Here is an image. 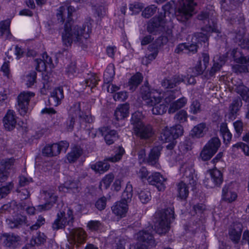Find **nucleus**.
Segmentation results:
<instances>
[{
    "instance_id": "1",
    "label": "nucleus",
    "mask_w": 249,
    "mask_h": 249,
    "mask_svg": "<svg viewBox=\"0 0 249 249\" xmlns=\"http://www.w3.org/2000/svg\"><path fill=\"white\" fill-rule=\"evenodd\" d=\"M74 11L73 7L64 5L59 8L56 14L57 19L60 22L66 20L62 37L63 43L67 46H71L73 42H83V39L86 40L89 37V33L91 30V24L88 22L82 27L78 25L71 26V17Z\"/></svg>"
},
{
    "instance_id": "2",
    "label": "nucleus",
    "mask_w": 249,
    "mask_h": 249,
    "mask_svg": "<svg viewBox=\"0 0 249 249\" xmlns=\"http://www.w3.org/2000/svg\"><path fill=\"white\" fill-rule=\"evenodd\" d=\"M140 95L145 104L149 106L153 107L152 113L154 115H162L166 112L167 107L162 100L160 94L155 90H151L146 86L141 87Z\"/></svg>"
},
{
    "instance_id": "3",
    "label": "nucleus",
    "mask_w": 249,
    "mask_h": 249,
    "mask_svg": "<svg viewBox=\"0 0 249 249\" xmlns=\"http://www.w3.org/2000/svg\"><path fill=\"white\" fill-rule=\"evenodd\" d=\"M174 219V210L173 207L156 212L153 219L156 232L159 234L166 233L170 228L171 222Z\"/></svg>"
},
{
    "instance_id": "4",
    "label": "nucleus",
    "mask_w": 249,
    "mask_h": 249,
    "mask_svg": "<svg viewBox=\"0 0 249 249\" xmlns=\"http://www.w3.org/2000/svg\"><path fill=\"white\" fill-rule=\"evenodd\" d=\"M180 172L183 174L184 181H181L177 184L178 196L182 199H185L188 196L189 190L186 183L193 187L196 184V177L194 175V169L188 163L181 165Z\"/></svg>"
},
{
    "instance_id": "5",
    "label": "nucleus",
    "mask_w": 249,
    "mask_h": 249,
    "mask_svg": "<svg viewBox=\"0 0 249 249\" xmlns=\"http://www.w3.org/2000/svg\"><path fill=\"white\" fill-rule=\"evenodd\" d=\"M69 117L67 122V128L69 131H72L75 122V119L78 118L80 121L90 123L93 121L92 116L89 114H84L81 111L80 103L79 102L74 104L70 108L69 111Z\"/></svg>"
},
{
    "instance_id": "6",
    "label": "nucleus",
    "mask_w": 249,
    "mask_h": 249,
    "mask_svg": "<svg viewBox=\"0 0 249 249\" xmlns=\"http://www.w3.org/2000/svg\"><path fill=\"white\" fill-rule=\"evenodd\" d=\"M196 5L194 0H181L175 13L177 20L184 23L190 19L194 15Z\"/></svg>"
},
{
    "instance_id": "7",
    "label": "nucleus",
    "mask_w": 249,
    "mask_h": 249,
    "mask_svg": "<svg viewBox=\"0 0 249 249\" xmlns=\"http://www.w3.org/2000/svg\"><path fill=\"white\" fill-rule=\"evenodd\" d=\"M124 152V150L122 147L118 146L114 149V156L106 158L104 161H98L95 164H92L91 168L96 173H103L107 171L110 167V165L106 161H109L112 162H117L121 159Z\"/></svg>"
},
{
    "instance_id": "8",
    "label": "nucleus",
    "mask_w": 249,
    "mask_h": 249,
    "mask_svg": "<svg viewBox=\"0 0 249 249\" xmlns=\"http://www.w3.org/2000/svg\"><path fill=\"white\" fill-rule=\"evenodd\" d=\"M74 222L73 211L68 209L66 213L60 211L57 214V218L52 225L53 230H58L65 228L66 225L72 226Z\"/></svg>"
},
{
    "instance_id": "9",
    "label": "nucleus",
    "mask_w": 249,
    "mask_h": 249,
    "mask_svg": "<svg viewBox=\"0 0 249 249\" xmlns=\"http://www.w3.org/2000/svg\"><path fill=\"white\" fill-rule=\"evenodd\" d=\"M0 239L4 247L9 249H17L22 245L21 237L14 233H4Z\"/></svg>"
},
{
    "instance_id": "10",
    "label": "nucleus",
    "mask_w": 249,
    "mask_h": 249,
    "mask_svg": "<svg viewBox=\"0 0 249 249\" xmlns=\"http://www.w3.org/2000/svg\"><path fill=\"white\" fill-rule=\"evenodd\" d=\"M57 196L52 191L42 190L40 192V199H43L45 203L38 205L36 209L39 212L45 211L50 210L57 200Z\"/></svg>"
},
{
    "instance_id": "11",
    "label": "nucleus",
    "mask_w": 249,
    "mask_h": 249,
    "mask_svg": "<svg viewBox=\"0 0 249 249\" xmlns=\"http://www.w3.org/2000/svg\"><path fill=\"white\" fill-rule=\"evenodd\" d=\"M69 146L66 141H61L58 143L48 144L42 149V154L47 157H53L58 155L61 151L66 152Z\"/></svg>"
},
{
    "instance_id": "12",
    "label": "nucleus",
    "mask_w": 249,
    "mask_h": 249,
    "mask_svg": "<svg viewBox=\"0 0 249 249\" xmlns=\"http://www.w3.org/2000/svg\"><path fill=\"white\" fill-rule=\"evenodd\" d=\"M236 51L233 50L232 52L234 60L238 64L234 65L232 69L233 72L235 73H247L249 72V57L240 56L236 57Z\"/></svg>"
},
{
    "instance_id": "13",
    "label": "nucleus",
    "mask_w": 249,
    "mask_h": 249,
    "mask_svg": "<svg viewBox=\"0 0 249 249\" xmlns=\"http://www.w3.org/2000/svg\"><path fill=\"white\" fill-rule=\"evenodd\" d=\"M86 237V232L81 228L71 229L68 236V241L70 243L75 245L76 247H78L79 245L85 243Z\"/></svg>"
},
{
    "instance_id": "14",
    "label": "nucleus",
    "mask_w": 249,
    "mask_h": 249,
    "mask_svg": "<svg viewBox=\"0 0 249 249\" xmlns=\"http://www.w3.org/2000/svg\"><path fill=\"white\" fill-rule=\"evenodd\" d=\"M211 23H212V25L208 26L207 25L205 27L201 28L202 32L196 33L194 34L195 40L197 41V44L201 42H206L208 41L209 37L212 32H218V30L215 27L216 23L213 18L211 19Z\"/></svg>"
},
{
    "instance_id": "15",
    "label": "nucleus",
    "mask_w": 249,
    "mask_h": 249,
    "mask_svg": "<svg viewBox=\"0 0 249 249\" xmlns=\"http://www.w3.org/2000/svg\"><path fill=\"white\" fill-rule=\"evenodd\" d=\"M35 96V93L30 91H23L18 96V109L22 116L25 115L28 111V107L31 98Z\"/></svg>"
},
{
    "instance_id": "16",
    "label": "nucleus",
    "mask_w": 249,
    "mask_h": 249,
    "mask_svg": "<svg viewBox=\"0 0 249 249\" xmlns=\"http://www.w3.org/2000/svg\"><path fill=\"white\" fill-rule=\"evenodd\" d=\"M165 22L164 16L162 14L155 16L149 21L147 26V31L150 33L162 31Z\"/></svg>"
},
{
    "instance_id": "17",
    "label": "nucleus",
    "mask_w": 249,
    "mask_h": 249,
    "mask_svg": "<svg viewBox=\"0 0 249 249\" xmlns=\"http://www.w3.org/2000/svg\"><path fill=\"white\" fill-rule=\"evenodd\" d=\"M147 180L149 184L155 186L159 191H163L165 189L166 178L159 172H154L148 176Z\"/></svg>"
},
{
    "instance_id": "18",
    "label": "nucleus",
    "mask_w": 249,
    "mask_h": 249,
    "mask_svg": "<svg viewBox=\"0 0 249 249\" xmlns=\"http://www.w3.org/2000/svg\"><path fill=\"white\" fill-rule=\"evenodd\" d=\"M6 223L8 227L11 229H19L24 225H27V217L22 215H18L16 216L10 217L6 220Z\"/></svg>"
},
{
    "instance_id": "19",
    "label": "nucleus",
    "mask_w": 249,
    "mask_h": 249,
    "mask_svg": "<svg viewBox=\"0 0 249 249\" xmlns=\"http://www.w3.org/2000/svg\"><path fill=\"white\" fill-rule=\"evenodd\" d=\"M133 130L135 135L141 139H148L153 134L152 126L150 125L138 124Z\"/></svg>"
},
{
    "instance_id": "20",
    "label": "nucleus",
    "mask_w": 249,
    "mask_h": 249,
    "mask_svg": "<svg viewBox=\"0 0 249 249\" xmlns=\"http://www.w3.org/2000/svg\"><path fill=\"white\" fill-rule=\"evenodd\" d=\"M209 60V55L207 53H203L201 58L199 59L194 68V75L196 76L202 74L204 71L208 67Z\"/></svg>"
},
{
    "instance_id": "21",
    "label": "nucleus",
    "mask_w": 249,
    "mask_h": 249,
    "mask_svg": "<svg viewBox=\"0 0 249 249\" xmlns=\"http://www.w3.org/2000/svg\"><path fill=\"white\" fill-rule=\"evenodd\" d=\"M243 230V225L239 222H235L231 226L229 230L230 238L234 243L239 242Z\"/></svg>"
},
{
    "instance_id": "22",
    "label": "nucleus",
    "mask_w": 249,
    "mask_h": 249,
    "mask_svg": "<svg viewBox=\"0 0 249 249\" xmlns=\"http://www.w3.org/2000/svg\"><path fill=\"white\" fill-rule=\"evenodd\" d=\"M235 0H222V6L225 9L224 17L227 20L233 22L237 18L236 15L234 13H231L230 9H232L234 7V1Z\"/></svg>"
},
{
    "instance_id": "23",
    "label": "nucleus",
    "mask_w": 249,
    "mask_h": 249,
    "mask_svg": "<svg viewBox=\"0 0 249 249\" xmlns=\"http://www.w3.org/2000/svg\"><path fill=\"white\" fill-rule=\"evenodd\" d=\"M4 126L9 131L13 130L17 124V119L13 110H8L3 119Z\"/></svg>"
},
{
    "instance_id": "24",
    "label": "nucleus",
    "mask_w": 249,
    "mask_h": 249,
    "mask_svg": "<svg viewBox=\"0 0 249 249\" xmlns=\"http://www.w3.org/2000/svg\"><path fill=\"white\" fill-rule=\"evenodd\" d=\"M63 98V90L62 88L58 87L52 92L48 101L50 105L56 107L60 104Z\"/></svg>"
},
{
    "instance_id": "25",
    "label": "nucleus",
    "mask_w": 249,
    "mask_h": 249,
    "mask_svg": "<svg viewBox=\"0 0 249 249\" xmlns=\"http://www.w3.org/2000/svg\"><path fill=\"white\" fill-rule=\"evenodd\" d=\"M128 209V205L126 203H123L122 201L116 202L111 207L112 213L120 218H122L125 216Z\"/></svg>"
},
{
    "instance_id": "26",
    "label": "nucleus",
    "mask_w": 249,
    "mask_h": 249,
    "mask_svg": "<svg viewBox=\"0 0 249 249\" xmlns=\"http://www.w3.org/2000/svg\"><path fill=\"white\" fill-rule=\"evenodd\" d=\"M210 175L213 183H212V185L208 184H206V185L211 188L214 186H219L223 181L222 173L214 167L210 171Z\"/></svg>"
},
{
    "instance_id": "27",
    "label": "nucleus",
    "mask_w": 249,
    "mask_h": 249,
    "mask_svg": "<svg viewBox=\"0 0 249 249\" xmlns=\"http://www.w3.org/2000/svg\"><path fill=\"white\" fill-rule=\"evenodd\" d=\"M102 135H104L105 140L108 145L112 144L118 139L117 132L114 130H108L106 128L99 129Z\"/></svg>"
},
{
    "instance_id": "28",
    "label": "nucleus",
    "mask_w": 249,
    "mask_h": 249,
    "mask_svg": "<svg viewBox=\"0 0 249 249\" xmlns=\"http://www.w3.org/2000/svg\"><path fill=\"white\" fill-rule=\"evenodd\" d=\"M137 239L139 241L147 243L149 246H155L156 245L153 236L149 231H139L137 234Z\"/></svg>"
},
{
    "instance_id": "29",
    "label": "nucleus",
    "mask_w": 249,
    "mask_h": 249,
    "mask_svg": "<svg viewBox=\"0 0 249 249\" xmlns=\"http://www.w3.org/2000/svg\"><path fill=\"white\" fill-rule=\"evenodd\" d=\"M162 150L161 146L154 147L150 151L147 162L151 165H156L158 162L159 157L160 155V151Z\"/></svg>"
},
{
    "instance_id": "30",
    "label": "nucleus",
    "mask_w": 249,
    "mask_h": 249,
    "mask_svg": "<svg viewBox=\"0 0 249 249\" xmlns=\"http://www.w3.org/2000/svg\"><path fill=\"white\" fill-rule=\"evenodd\" d=\"M129 106L125 103L120 105L114 112V116L117 120H121L127 117L129 114Z\"/></svg>"
},
{
    "instance_id": "31",
    "label": "nucleus",
    "mask_w": 249,
    "mask_h": 249,
    "mask_svg": "<svg viewBox=\"0 0 249 249\" xmlns=\"http://www.w3.org/2000/svg\"><path fill=\"white\" fill-rule=\"evenodd\" d=\"M245 35V33L243 29L240 31L235 36V42L241 48L249 50V39Z\"/></svg>"
},
{
    "instance_id": "32",
    "label": "nucleus",
    "mask_w": 249,
    "mask_h": 249,
    "mask_svg": "<svg viewBox=\"0 0 249 249\" xmlns=\"http://www.w3.org/2000/svg\"><path fill=\"white\" fill-rule=\"evenodd\" d=\"M183 79L178 76H174L171 78H165L161 81L162 86L165 88H173L183 82Z\"/></svg>"
},
{
    "instance_id": "33",
    "label": "nucleus",
    "mask_w": 249,
    "mask_h": 249,
    "mask_svg": "<svg viewBox=\"0 0 249 249\" xmlns=\"http://www.w3.org/2000/svg\"><path fill=\"white\" fill-rule=\"evenodd\" d=\"M187 103V99L184 97H181L176 101L172 103L168 109L170 114L174 113L177 110L184 107Z\"/></svg>"
},
{
    "instance_id": "34",
    "label": "nucleus",
    "mask_w": 249,
    "mask_h": 249,
    "mask_svg": "<svg viewBox=\"0 0 249 249\" xmlns=\"http://www.w3.org/2000/svg\"><path fill=\"white\" fill-rule=\"evenodd\" d=\"M230 184L225 185L222 189V196L224 200L228 202H231L236 199L237 194L230 190Z\"/></svg>"
},
{
    "instance_id": "35",
    "label": "nucleus",
    "mask_w": 249,
    "mask_h": 249,
    "mask_svg": "<svg viewBox=\"0 0 249 249\" xmlns=\"http://www.w3.org/2000/svg\"><path fill=\"white\" fill-rule=\"evenodd\" d=\"M47 239V237L44 233L39 231L32 237L30 241V244L32 246H41L46 243Z\"/></svg>"
},
{
    "instance_id": "36",
    "label": "nucleus",
    "mask_w": 249,
    "mask_h": 249,
    "mask_svg": "<svg viewBox=\"0 0 249 249\" xmlns=\"http://www.w3.org/2000/svg\"><path fill=\"white\" fill-rule=\"evenodd\" d=\"M133 196V187L132 185L128 182L126 184L125 189L123 192L121 196V200L123 203H126L127 204L131 201Z\"/></svg>"
},
{
    "instance_id": "37",
    "label": "nucleus",
    "mask_w": 249,
    "mask_h": 249,
    "mask_svg": "<svg viewBox=\"0 0 249 249\" xmlns=\"http://www.w3.org/2000/svg\"><path fill=\"white\" fill-rule=\"evenodd\" d=\"M98 80V78L95 74H89L88 77L81 85H83V89H84V87L85 86L89 87L92 89L96 86Z\"/></svg>"
},
{
    "instance_id": "38",
    "label": "nucleus",
    "mask_w": 249,
    "mask_h": 249,
    "mask_svg": "<svg viewBox=\"0 0 249 249\" xmlns=\"http://www.w3.org/2000/svg\"><path fill=\"white\" fill-rule=\"evenodd\" d=\"M206 130V124L204 123H200L195 126L192 130V134L197 138L202 137Z\"/></svg>"
},
{
    "instance_id": "39",
    "label": "nucleus",
    "mask_w": 249,
    "mask_h": 249,
    "mask_svg": "<svg viewBox=\"0 0 249 249\" xmlns=\"http://www.w3.org/2000/svg\"><path fill=\"white\" fill-rule=\"evenodd\" d=\"M221 145L220 140L217 137H213L205 145L207 148L215 154Z\"/></svg>"
},
{
    "instance_id": "40",
    "label": "nucleus",
    "mask_w": 249,
    "mask_h": 249,
    "mask_svg": "<svg viewBox=\"0 0 249 249\" xmlns=\"http://www.w3.org/2000/svg\"><path fill=\"white\" fill-rule=\"evenodd\" d=\"M181 95L180 92L177 90L167 91L164 94L163 97L164 101L166 104H170L175 99L179 97Z\"/></svg>"
},
{
    "instance_id": "41",
    "label": "nucleus",
    "mask_w": 249,
    "mask_h": 249,
    "mask_svg": "<svg viewBox=\"0 0 249 249\" xmlns=\"http://www.w3.org/2000/svg\"><path fill=\"white\" fill-rule=\"evenodd\" d=\"M142 76L140 73H137L136 75L132 76L129 81V89L132 91L134 90L142 81Z\"/></svg>"
},
{
    "instance_id": "42",
    "label": "nucleus",
    "mask_w": 249,
    "mask_h": 249,
    "mask_svg": "<svg viewBox=\"0 0 249 249\" xmlns=\"http://www.w3.org/2000/svg\"><path fill=\"white\" fill-rule=\"evenodd\" d=\"M10 20L6 19L0 22V35L3 36L5 35L6 38H9L11 36L9 30Z\"/></svg>"
},
{
    "instance_id": "43",
    "label": "nucleus",
    "mask_w": 249,
    "mask_h": 249,
    "mask_svg": "<svg viewBox=\"0 0 249 249\" xmlns=\"http://www.w3.org/2000/svg\"><path fill=\"white\" fill-rule=\"evenodd\" d=\"M82 153V151L80 147H74L71 151L68 154L67 159L70 162H73L79 158Z\"/></svg>"
},
{
    "instance_id": "44",
    "label": "nucleus",
    "mask_w": 249,
    "mask_h": 249,
    "mask_svg": "<svg viewBox=\"0 0 249 249\" xmlns=\"http://www.w3.org/2000/svg\"><path fill=\"white\" fill-rule=\"evenodd\" d=\"M114 75L115 71L114 66L110 64L107 68L104 74V80L105 82L109 83L112 81Z\"/></svg>"
},
{
    "instance_id": "45",
    "label": "nucleus",
    "mask_w": 249,
    "mask_h": 249,
    "mask_svg": "<svg viewBox=\"0 0 249 249\" xmlns=\"http://www.w3.org/2000/svg\"><path fill=\"white\" fill-rule=\"evenodd\" d=\"M242 102L239 97L234 99L230 106V111L233 115L236 114L242 107Z\"/></svg>"
},
{
    "instance_id": "46",
    "label": "nucleus",
    "mask_w": 249,
    "mask_h": 249,
    "mask_svg": "<svg viewBox=\"0 0 249 249\" xmlns=\"http://www.w3.org/2000/svg\"><path fill=\"white\" fill-rule=\"evenodd\" d=\"M171 132L170 128L167 127H165L161 133V140L164 142H168L173 140H175Z\"/></svg>"
},
{
    "instance_id": "47",
    "label": "nucleus",
    "mask_w": 249,
    "mask_h": 249,
    "mask_svg": "<svg viewBox=\"0 0 249 249\" xmlns=\"http://www.w3.org/2000/svg\"><path fill=\"white\" fill-rule=\"evenodd\" d=\"M143 118V116L142 113L140 111L135 112L132 114L131 123L133 125V129H134L135 126L138 124L141 125L143 124L142 122Z\"/></svg>"
},
{
    "instance_id": "48",
    "label": "nucleus",
    "mask_w": 249,
    "mask_h": 249,
    "mask_svg": "<svg viewBox=\"0 0 249 249\" xmlns=\"http://www.w3.org/2000/svg\"><path fill=\"white\" fill-rule=\"evenodd\" d=\"M15 162V160L14 158L2 159L0 161V167L7 171L13 168Z\"/></svg>"
},
{
    "instance_id": "49",
    "label": "nucleus",
    "mask_w": 249,
    "mask_h": 249,
    "mask_svg": "<svg viewBox=\"0 0 249 249\" xmlns=\"http://www.w3.org/2000/svg\"><path fill=\"white\" fill-rule=\"evenodd\" d=\"M157 9V6L154 5L148 6L142 11V16L145 18H148L156 13Z\"/></svg>"
},
{
    "instance_id": "50",
    "label": "nucleus",
    "mask_w": 249,
    "mask_h": 249,
    "mask_svg": "<svg viewBox=\"0 0 249 249\" xmlns=\"http://www.w3.org/2000/svg\"><path fill=\"white\" fill-rule=\"evenodd\" d=\"M214 154L206 145H205L200 152V158L203 161H207L211 159Z\"/></svg>"
},
{
    "instance_id": "51",
    "label": "nucleus",
    "mask_w": 249,
    "mask_h": 249,
    "mask_svg": "<svg viewBox=\"0 0 249 249\" xmlns=\"http://www.w3.org/2000/svg\"><path fill=\"white\" fill-rule=\"evenodd\" d=\"M237 92L240 94L243 100L249 103V89L244 86L237 88Z\"/></svg>"
},
{
    "instance_id": "52",
    "label": "nucleus",
    "mask_w": 249,
    "mask_h": 249,
    "mask_svg": "<svg viewBox=\"0 0 249 249\" xmlns=\"http://www.w3.org/2000/svg\"><path fill=\"white\" fill-rule=\"evenodd\" d=\"M201 111V104L197 100H193L190 106V112L193 114H196Z\"/></svg>"
},
{
    "instance_id": "53",
    "label": "nucleus",
    "mask_w": 249,
    "mask_h": 249,
    "mask_svg": "<svg viewBox=\"0 0 249 249\" xmlns=\"http://www.w3.org/2000/svg\"><path fill=\"white\" fill-rule=\"evenodd\" d=\"M139 198L142 203H146L151 199V193L147 190L141 191L139 194Z\"/></svg>"
},
{
    "instance_id": "54",
    "label": "nucleus",
    "mask_w": 249,
    "mask_h": 249,
    "mask_svg": "<svg viewBox=\"0 0 249 249\" xmlns=\"http://www.w3.org/2000/svg\"><path fill=\"white\" fill-rule=\"evenodd\" d=\"M13 187L12 182H9L6 186H0V199L5 197Z\"/></svg>"
},
{
    "instance_id": "55",
    "label": "nucleus",
    "mask_w": 249,
    "mask_h": 249,
    "mask_svg": "<svg viewBox=\"0 0 249 249\" xmlns=\"http://www.w3.org/2000/svg\"><path fill=\"white\" fill-rule=\"evenodd\" d=\"M188 114L184 110H180L174 116V119L179 123H184L187 121Z\"/></svg>"
},
{
    "instance_id": "56",
    "label": "nucleus",
    "mask_w": 249,
    "mask_h": 249,
    "mask_svg": "<svg viewBox=\"0 0 249 249\" xmlns=\"http://www.w3.org/2000/svg\"><path fill=\"white\" fill-rule=\"evenodd\" d=\"M64 187L68 190L71 191L73 193H76L79 191L78 183L75 181H67L64 183Z\"/></svg>"
},
{
    "instance_id": "57",
    "label": "nucleus",
    "mask_w": 249,
    "mask_h": 249,
    "mask_svg": "<svg viewBox=\"0 0 249 249\" xmlns=\"http://www.w3.org/2000/svg\"><path fill=\"white\" fill-rule=\"evenodd\" d=\"M170 129L175 140L183 134V127L180 124L176 125L172 127H170Z\"/></svg>"
},
{
    "instance_id": "58",
    "label": "nucleus",
    "mask_w": 249,
    "mask_h": 249,
    "mask_svg": "<svg viewBox=\"0 0 249 249\" xmlns=\"http://www.w3.org/2000/svg\"><path fill=\"white\" fill-rule=\"evenodd\" d=\"M143 8L142 3L139 2H134L129 5V10L132 12V14H137L139 13Z\"/></svg>"
},
{
    "instance_id": "59",
    "label": "nucleus",
    "mask_w": 249,
    "mask_h": 249,
    "mask_svg": "<svg viewBox=\"0 0 249 249\" xmlns=\"http://www.w3.org/2000/svg\"><path fill=\"white\" fill-rule=\"evenodd\" d=\"M34 61L36 71L41 72L46 70L47 66L44 59H36Z\"/></svg>"
},
{
    "instance_id": "60",
    "label": "nucleus",
    "mask_w": 249,
    "mask_h": 249,
    "mask_svg": "<svg viewBox=\"0 0 249 249\" xmlns=\"http://www.w3.org/2000/svg\"><path fill=\"white\" fill-rule=\"evenodd\" d=\"M76 71V63L74 62H71L66 68V73L69 77L73 76Z\"/></svg>"
},
{
    "instance_id": "61",
    "label": "nucleus",
    "mask_w": 249,
    "mask_h": 249,
    "mask_svg": "<svg viewBox=\"0 0 249 249\" xmlns=\"http://www.w3.org/2000/svg\"><path fill=\"white\" fill-rule=\"evenodd\" d=\"M87 227L90 230L95 231L101 229L102 224L99 221L91 220L88 222Z\"/></svg>"
},
{
    "instance_id": "62",
    "label": "nucleus",
    "mask_w": 249,
    "mask_h": 249,
    "mask_svg": "<svg viewBox=\"0 0 249 249\" xmlns=\"http://www.w3.org/2000/svg\"><path fill=\"white\" fill-rule=\"evenodd\" d=\"M224 61H220V62H214V64L210 71L209 75L213 76L217 71H220L222 66L224 64Z\"/></svg>"
},
{
    "instance_id": "63",
    "label": "nucleus",
    "mask_w": 249,
    "mask_h": 249,
    "mask_svg": "<svg viewBox=\"0 0 249 249\" xmlns=\"http://www.w3.org/2000/svg\"><path fill=\"white\" fill-rule=\"evenodd\" d=\"M17 191L18 197L21 200H25L28 198L30 196L29 191L25 188H22L21 189H18Z\"/></svg>"
},
{
    "instance_id": "64",
    "label": "nucleus",
    "mask_w": 249,
    "mask_h": 249,
    "mask_svg": "<svg viewBox=\"0 0 249 249\" xmlns=\"http://www.w3.org/2000/svg\"><path fill=\"white\" fill-rule=\"evenodd\" d=\"M114 179V176L112 174L107 175L101 182L100 186L105 187V188L108 187Z\"/></svg>"
}]
</instances>
